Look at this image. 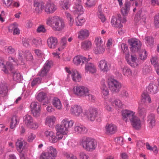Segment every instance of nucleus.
Listing matches in <instances>:
<instances>
[{
    "mask_svg": "<svg viewBox=\"0 0 159 159\" xmlns=\"http://www.w3.org/2000/svg\"><path fill=\"white\" fill-rule=\"evenodd\" d=\"M73 120H69L66 118L63 119L61 125L57 124L56 125V134H54L49 141L52 143H54L61 139L63 135L66 134L68 133L69 129L73 126Z\"/></svg>",
    "mask_w": 159,
    "mask_h": 159,
    "instance_id": "obj_1",
    "label": "nucleus"
},
{
    "mask_svg": "<svg viewBox=\"0 0 159 159\" xmlns=\"http://www.w3.org/2000/svg\"><path fill=\"white\" fill-rule=\"evenodd\" d=\"M46 23L51 26L54 31H61L65 27L63 20L57 16L49 17L47 20Z\"/></svg>",
    "mask_w": 159,
    "mask_h": 159,
    "instance_id": "obj_2",
    "label": "nucleus"
},
{
    "mask_svg": "<svg viewBox=\"0 0 159 159\" xmlns=\"http://www.w3.org/2000/svg\"><path fill=\"white\" fill-rule=\"evenodd\" d=\"M121 48L123 53L125 55V59L128 63L131 66L134 68L138 66V64L136 62L137 60V56L135 55H131V60L129 59V52L127 44L122 43L121 45Z\"/></svg>",
    "mask_w": 159,
    "mask_h": 159,
    "instance_id": "obj_3",
    "label": "nucleus"
},
{
    "mask_svg": "<svg viewBox=\"0 0 159 159\" xmlns=\"http://www.w3.org/2000/svg\"><path fill=\"white\" fill-rule=\"evenodd\" d=\"M81 144L85 149L88 151H92L94 150L97 146L96 142L95 140L89 137H82Z\"/></svg>",
    "mask_w": 159,
    "mask_h": 159,
    "instance_id": "obj_4",
    "label": "nucleus"
},
{
    "mask_svg": "<svg viewBox=\"0 0 159 159\" xmlns=\"http://www.w3.org/2000/svg\"><path fill=\"white\" fill-rule=\"evenodd\" d=\"M107 82L108 88L112 93H115L120 91L121 87V84L117 80L109 77Z\"/></svg>",
    "mask_w": 159,
    "mask_h": 159,
    "instance_id": "obj_5",
    "label": "nucleus"
},
{
    "mask_svg": "<svg viewBox=\"0 0 159 159\" xmlns=\"http://www.w3.org/2000/svg\"><path fill=\"white\" fill-rule=\"evenodd\" d=\"M126 21L125 17H122L120 14H117L116 15L112 16L111 23L113 27L120 28L123 26L121 23H124Z\"/></svg>",
    "mask_w": 159,
    "mask_h": 159,
    "instance_id": "obj_6",
    "label": "nucleus"
},
{
    "mask_svg": "<svg viewBox=\"0 0 159 159\" xmlns=\"http://www.w3.org/2000/svg\"><path fill=\"white\" fill-rule=\"evenodd\" d=\"M57 154L56 148L52 146H50L47 148V152L42 153L39 159H55Z\"/></svg>",
    "mask_w": 159,
    "mask_h": 159,
    "instance_id": "obj_7",
    "label": "nucleus"
},
{
    "mask_svg": "<svg viewBox=\"0 0 159 159\" xmlns=\"http://www.w3.org/2000/svg\"><path fill=\"white\" fill-rule=\"evenodd\" d=\"M73 89L74 93L80 97L86 96L89 91L88 88L82 85L75 86Z\"/></svg>",
    "mask_w": 159,
    "mask_h": 159,
    "instance_id": "obj_8",
    "label": "nucleus"
},
{
    "mask_svg": "<svg viewBox=\"0 0 159 159\" xmlns=\"http://www.w3.org/2000/svg\"><path fill=\"white\" fill-rule=\"evenodd\" d=\"M85 114L89 120L93 121L98 116V111L96 108L91 107Z\"/></svg>",
    "mask_w": 159,
    "mask_h": 159,
    "instance_id": "obj_9",
    "label": "nucleus"
},
{
    "mask_svg": "<svg viewBox=\"0 0 159 159\" xmlns=\"http://www.w3.org/2000/svg\"><path fill=\"white\" fill-rule=\"evenodd\" d=\"M128 42L131 46L130 49L132 52L138 51L140 48L141 44L140 41L136 39H132L128 40Z\"/></svg>",
    "mask_w": 159,
    "mask_h": 159,
    "instance_id": "obj_10",
    "label": "nucleus"
},
{
    "mask_svg": "<svg viewBox=\"0 0 159 159\" xmlns=\"http://www.w3.org/2000/svg\"><path fill=\"white\" fill-rule=\"evenodd\" d=\"M53 62L51 60L47 61L44 64L43 67L39 72L40 76L43 77L47 75L49 70L51 67L52 66Z\"/></svg>",
    "mask_w": 159,
    "mask_h": 159,
    "instance_id": "obj_11",
    "label": "nucleus"
},
{
    "mask_svg": "<svg viewBox=\"0 0 159 159\" xmlns=\"http://www.w3.org/2000/svg\"><path fill=\"white\" fill-rule=\"evenodd\" d=\"M31 111L33 116L36 117L40 115V107L38 102H33L30 105Z\"/></svg>",
    "mask_w": 159,
    "mask_h": 159,
    "instance_id": "obj_12",
    "label": "nucleus"
},
{
    "mask_svg": "<svg viewBox=\"0 0 159 159\" xmlns=\"http://www.w3.org/2000/svg\"><path fill=\"white\" fill-rule=\"evenodd\" d=\"M73 12L74 14L81 15L84 12L81 0H75L74 1Z\"/></svg>",
    "mask_w": 159,
    "mask_h": 159,
    "instance_id": "obj_13",
    "label": "nucleus"
},
{
    "mask_svg": "<svg viewBox=\"0 0 159 159\" xmlns=\"http://www.w3.org/2000/svg\"><path fill=\"white\" fill-rule=\"evenodd\" d=\"M66 71L69 74H71V77L73 80L75 82H80L81 80V76L76 70H73L71 72L67 67H66Z\"/></svg>",
    "mask_w": 159,
    "mask_h": 159,
    "instance_id": "obj_14",
    "label": "nucleus"
},
{
    "mask_svg": "<svg viewBox=\"0 0 159 159\" xmlns=\"http://www.w3.org/2000/svg\"><path fill=\"white\" fill-rule=\"evenodd\" d=\"M70 110L73 115L76 116H79L83 112V110L81 107L77 104L72 105Z\"/></svg>",
    "mask_w": 159,
    "mask_h": 159,
    "instance_id": "obj_15",
    "label": "nucleus"
},
{
    "mask_svg": "<svg viewBox=\"0 0 159 159\" xmlns=\"http://www.w3.org/2000/svg\"><path fill=\"white\" fill-rule=\"evenodd\" d=\"M133 127L136 129H139L141 127V121L140 119L134 116L130 120Z\"/></svg>",
    "mask_w": 159,
    "mask_h": 159,
    "instance_id": "obj_16",
    "label": "nucleus"
},
{
    "mask_svg": "<svg viewBox=\"0 0 159 159\" xmlns=\"http://www.w3.org/2000/svg\"><path fill=\"white\" fill-rule=\"evenodd\" d=\"M85 63V66L84 70L85 72L93 74L96 72V68L93 64L91 62H88L87 61Z\"/></svg>",
    "mask_w": 159,
    "mask_h": 159,
    "instance_id": "obj_17",
    "label": "nucleus"
},
{
    "mask_svg": "<svg viewBox=\"0 0 159 159\" xmlns=\"http://www.w3.org/2000/svg\"><path fill=\"white\" fill-rule=\"evenodd\" d=\"M123 119L127 122L128 119L130 120L135 116V112L129 110H125L122 111Z\"/></svg>",
    "mask_w": 159,
    "mask_h": 159,
    "instance_id": "obj_18",
    "label": "nucleus"
},
{
    "mask_svg": "<svg viewBox=\"0 0 159 159\" xmlns=\"http://www.w3.org/2000/svg\"><path fill=\"white\" fill-rule=\"evenodd\" d=\"M98 65L101 71L103 72H107L109 70L107 63L105 60H102L100 61L98 63Z\"/></svg>",
    "mask_w": 159,
    "mask_h": 159,
    "instance_id": "obj_19",
    "label": "nucleus"
},
{
    "mask_svg": "<svg viewBox=\"0 0 159 159\" xmlns=\"http://www.w3.org/2000/svg\"><path fill=\"white\" fill-rule=\"evenodd\" d=\"M105 129L107 134H112L116 131L117 127L115 125L112 124H107L106 126Z\"/></svg>",
    "mask_w": 159,
    "mask_h": 159,
    "instance_id": "obj_20",
    "label": "nucleus"
},
{
    "mask_svg": "<svg viewBox=\"0 0 159 159\" xmlns=\"http://www.w3.org/2000/svg\"><path fill=\"white\" fill-rule=\"evenodd\" d=\"M27 143L23 139H18L16 143V149L19 153L22 152L23 149Z\"/></svg>",
    "mask_w": 159,
    "mask_h": 159,
    "instance_id": "obj_21",
    "label": "nucleus"
},
{
    "mask_svg": "<svg viewBox=\"0 0 159 159\" xmlns=\"http://www.w3.org/2000/svg\"><path fill=\"white\" fill-rule=\"evenodd\" d=\"M56 6L52 2H48L46 5L45 11L47 13H52L56 10Z\"/></svg>",
    "mask_w": 159,
    "mask_h": 159,
    "instance_id": "obj_22",
    "label": "nucleus"
},
{
    "mask_svg": "<svg viewBox=\"0 0 159 159\" xmlns=\"http://www.w3.org/2000/svg\"><path fill=\"white\" fill-rule=\"evenodd\" d=\"M34 6L35 7V12L36 13H40L44 8L43 3L42 2L35 1L34 2Z\"/></svg>",
    "mask_w": 159,
    "mask_h": 159,
    "instance_id": "obj_23",
    "label": "nucleus"
},
{
    "mask_svg": "<svg viewBox=\"0 0 159 159\" xmlns=\"http://www.w3.org/2000/svg\"><path fill=\"white\" fill-rule=\"evenodd\" d=\"M47 41L48 47L51 48H55L58 42L57 38L53 37H49Z\"/></svg>",
    "mask_w": 159,
    "mask_h": 159,
    "instance_id": "obj_24",
    "label": "nucleus"
},
{
    "mask_svg": "<svg viewBox=\"0 0 159 159\" xmlns=\"http://www.w3.org/2000/svg\"><path fill=\"white\" fill-rule=\"evenodd\" d=\"M7 92V84L5 82H0V94L2 96H6Z\"/></svg>",
    "mask_w": 159,
    "mask_h": 159,
    "instance_id": "obj_25",
    "label": "nucleus"
},
{
    "mask_svg": "<svg viewBox=\"0 0 159 159\" xmlns=\"http://www.w3.org/2000/svg\"><path fill=\"white\" fill-rule=\"evenodd\" d=\"M19 118L16 115L13 116L11 119L10 122V127L11 129H13L15 128L19 123Z\"/></svg>",
    "mask_w": 159,
    "mask_h": 159,
    "instance_id": "obj_26",
    "label": "nucleus"
},
{
    "mask_svg": "<svg viewBox=\"0 0 159 159\" xmlns=\"http://www.w3.org/2000/svg\"><path fill=\"white\" fill-rule=\"evenodd\" d=\"M130 3L129 2H126L124 6L121 9V12L123 16L122 17H125L129 13L130 10Z\"/></svg>",
    "mask_w": 159,
    "mask_h": 159,
    "instance_id": "obj_27",
    "label": "nucleus"
},
{
    "mask_svg": "<svg viewBox=\"0 0 159 159\" xmlns=\"http://www.w3.org/2000/svg\"><path fill=\"white\" fill-rule=\"evenodd\" d=\"M148 93L151 94H155L158 92L157 86L153 83H150L147 88Z\"/></svg>",
    "mask_w": 159,
    "mask_h": 159,
    "instance_id": "obj_28",
    "label": "nucleus"
},
{
    "mask_svg": "<svg viewBox=\"0 0 159 159\" xmlns=\"http://www.w3.org/2000/svg\"><path fill=\"white\" fill-rule=\"evenodd\" d=\"M56 120V118L54 116H48L45 120V124L49 127H52Z\"/></svg>",
    "mask_w": 159,
    "mask_h": 159,
    "instance_id": "obj_29",
    "label": "nucleus"
},
{
    "mask_svg": "<svg viewBox=\"0 0 159 159\" xmlns=\"http://www.w3.org/2000/svg\"><path fill=\"white\" fill-rule=\"evenodd\" d=\"M86 58L81 56H77L74 57L73 61L74 64L78 65L81 62L82 64L86 63Z\"/></svg>",
    "mask_w": 159,
    "mask_h": 159,
    "instance_id": "obj_30",
    "label": "nucleus"
},
{
    "mask_svg": "<svg viewBox=\"0 0 159 159\" xmlns=\"http://www.w3.org/2000/svg\"><path fill=\"white\" fill-rule=\"evenodd\" d=\"M89 36V31L87 30H82L79 33L78 38L81 39H84L88 37Z\"/></svg>",
    "mask_w": 159,
    "mask_h": 159,
    "instance_id": "obj_31",
    "label": "nucleus"
},
{
    "mask_svg": "<svg viewBox=\"0 0 159 159\" xmlns=\"http://www.w3.org/2000/svg\"><path fill=\"white\" fill-rule=\"evenodd\" d=\"M25 52L24 50L18 51V63L21 65H24L25 64V62L23 60V56L24 57L25 55Z\"/></svg>",
    "mask_w": 159,
    "mask_h": 159,
    "instance_id": "obj_32",
    "label": "nucleus"
},
{
    "mask_svg": "<svg viewBox=\"0 0 159 159\" xmlns=\"http://www.w3.org/2000/svg\"><path fill=\"white\" fill-rule=\"evenodd\" d=\"M52 105L58 109L62 108V104L60 100L57 98L55 97L52 100Z\"/></svg>",
    "mask_w": 159,
    "mask_h": 159,
    "instance_id": "obj_33",
    "label": "nucleus"
},
{
    "mask_svg": "<svg viewBox=\"0 0 159 159\" xmlns=\"http://www.w3.org/2000/svg\"><path fill=\"white\" fill-rule=\"evenodd\" d=\"M75 130L78 134H83L87 132V129L84 126L80 125L75 127Z\"/></svg>",
    "mask_w": 159,
    "mask_h": 159,
    "instance_id": "obj_34",
    "label": "nucleus"
},
{
    "mask_svg": "<svg viewBox=\"0 0 159 159\" xmlns=\"http://www.w3.org/2000/svg\"><path fill=\"white\" fill-rule=\"evenodd\" d=\"M24 122L28 127L30 126L33 122V118L32 116L29 115H26L24 117Z\"/></svg>",
    "mask_w": 159,
    "mask_h": 159,
    "instance_id": "obj_35",
    "label": "nucleus"
},
{
    "mask_svg": "<svg viewBox=\"0 0 159 159\" xmlns=\"http://www.w3.org/2000/svg\"><path fill=\"white\" fill-rule=\"evenodd\" d=\"M148 121L151 126H153L155 125V116L153 114H151L148 116Z\"/></svg>",
    "mask_w": 159,
    "mask_h": 159,
    "instance_id": "obj_36",
    "label": "nucleus"
},
{
    "mask_svg": "<svg viewBox=\"0 0 159 159\" xmlns=\"http://www.w3.org/2000/svg\"><path fill=\"white\" fill-rule=\"evenodd\" d=\"M13 80L17 82H20L22 79V77L20 74L16 72H13Z\"/></svg>",
    "mask_w": 159,
    "mask_h": 159,
    "instance_id": "obj_37",
    "label": "nucleus"
},
{
    "mask_svg": "<svg viewBox=\"0 0 159 159\" xmlns=\"http://www.w3.org/2000/svg\"><path fill=\"white\" fill-rule=\"evenodd\" d=\"M138 113L140 116L144 119L146 115V110L143 107L139 106L138 108Z\"/></svg>",
    "mask_w": 159,
    "mask_h": 159,
    "instance_id": "obj_38",
    "label": "nucleus"
},
{
    "mask_svg": "<svg viewBox=\"0 0 159 159\" xmlns=\"http://www.w3.org/2000/svg\"><path fill=\"white\" fill-rule=\"evenodd\" d=\"M92 44L89 41L85 40L82 42L81 44L82 48L84 50L89 49L91 47Z\"/></svg>",
    "mask_w": 159,
    "mask_h": 159,
    "instance_id": "obj_39",
    "label": "nucleus"
},
{
    "mask_svg": "<svg viewBox=\"0 0 159 159\" xmlns=\"http://www.w3.org/2000/svg\"><path fill=\"white\" fill-rule=\"evenodd\" d=\"M5 52L8 54H13L15 52V50L11 46H7L5 48Z\"/></svg>",
    "mask_w": 159,
    "mask_h": 159,
    "instance_id": "obj_40",
    "label": "nucleus"
},
{
    "mask_svg": "<svg viewBox=\"0 0 159 159\" xmlns=\"http://www.w3.org/2000/svg\"><path fill=\"white\" fill-rule=\"evenodd\" d=\"M121 70L123 74L125 76H128L131 75L132 72L127 67L125 66L121 68Z\"/></svg>",
    "mask_w": 159,
    "mask_h": 159,
    "instance_id": "obj_41",
    "label": "nucleus"
},
{
    "mask_svg": "<svg viewBox=\"0 0 159 159\" xmlns=\"http://www.w3.org/2000/svg\"><path fill=\"white\" fill-rule=\"evenodd\" d=\"M111 104L113 106L118 108H121L123 105L122 102L119 99H116L114 101H112Z\"/></svg>",
    "mask_w": 159,
    "mask_h": 159,
    "instance_id": "obj_42",
    "label": "nucleus"
},
{
    "mask_svg": "<svg viewBox=\"0 0 159 159\" xmlns=\"http://www.w3.org/2000/svg\"><path fill=\"white\" fill-rule=\"evenodd\" d=\"M141 96L142 98V100H144V101L148 103L151 102V98L147 93H143Z\"/></svg>",
    "mask_w": 159,
    "mask_h": 159,
    "instance_id": "obj_43",
    "label": "nucleus"
},
{
    "mask_svg": "<svg viewBox=\"0 0 159 159\" xmlns=\"http://www.w3.org/2000/svg\"><path fill=\"white\" fill-rule=\"evenodd\" d=\"M24 57L27 61H31L33 58L32 54L28 50L25 51Z\"/></svg>",
    "mask_w": 159,
    "mask_h": 159,
    "instance_id": "obj_44",
    "label": "nucleus"
},
{
    "mask_svg": "<svg viewBox=\"0 0 159 159\" xmlns=\"http://www.w3.org/2000/svg\"><path fill=\"white\" fill-rule=\"evenodd\" d=\"M105 50V47L103 45L100 46H97L95 50V53L96 54L103 53Z\"/></svg>",
    "mask_w": 159,
    "mask_h": 159,
    "instance_id": "obj_45",
    "label": "nucleus"
},
{
    "mask_svg": "<svg viewBox=\"0 0 159 159\" xmlns=\"http://www.w3.org/2000/svg\"><path fill=\"white\" fill-rule=\"evenodd\" d=\"M68 0H63L61 2L60 4L62 7L64 9H67L70 6Z\"/></svg>",
    "mask_w": 159,
    "mask_h": 159,
    "instance_id": "obj_46",
    "label": "nucleus"
},
{
    "mask_svg": "<svg viewBox=\"0 0 159 159\" xmlns=\"http://www.w3.org/2000/svg\"><path fill=\"white\" fill-rule=\"evenodd\" d=\"M97 0H87L85 3V5L87 7H91L94 6Z\"/></svg>",
    "mask_w": 159,
    "mask_h": 159,
    "instance_id": "obj_47",
    "label": "nucleus"
},
{
    "mask_svg": "<svg viewBox=\"0 0 159 159\" xmlns=\"http://www.w3.org/2000/svg\"><path fill=\"white\" fill-rule=\"evenodd\" d=\"M46 97V95L45 93L41 92L38 94L37 97V98L39 101L41 102L45 99Z\"/></svg>",
    "mask_w": 159,
    "mask_h": 159,
    "instance_id": "obj_48",
    "label": "nucleus"
},
{
    "mask_svg": "<svg viewBox=\"0 0 159 159\" xmlns=\"http://www.w3.org/2000/svg\"><path fill=\"white\" fill-rule=\"evenodd\" d=\"M77 20H76V24L77 26H81L84 22V19L83 17H81L78 14Z\"/></svg>",
    "mask_w": 159,
    "mask_h": 159,
    "instance_id": "obj_49",
    "label": "nucleus"
},
{
    "mask_svg": "<svg viewBox=\"0 0 159 159\" xmlns=\"http://www.w3.org/2000/svg\"><path fill=\"white\" fill-rule=\"evenodd\" d=\"M64 155L67 159H77L75 156L70 152H65Z\"/></svg>",
    "mask_w": 159,
    "mask_h": 159,
    "instance_id": "obj_50",
    "label": "nucleus"
},
{
    "mask_svg": "<svg viewBox=\"0 0 159 159\" xmlns=\"http://www.w3.org/2000/svg\"><path fill=\"white\" fill-rule=\"evenodd\" d=\"M146 43L148 45H151L154 43V39L152 37H147L145 38Z\"/></svg>",
    "mask_w": 159,
    "mask_h": 159,
    "instance_id": "obj_51",
    "label": "nucleus"
},
{
    "mask_svg": "<svg viewBox=\"0 0 159 159\" xmlns=\"http://www.w3.org/2000/svg\"><path fill=\"white\" fill-rule=\"evenodd\" d=\"M65 16L66 17L68 20L69 21V25L70 26H72L74 22V20L72 17L71 15L69 13L66 12Z\"/></svg>",
    "mask_w": 159,
    "mask_h": 159,
    "instance_id": "obj_52",
    "label": "nucleus"
},
{
    "mask_svg": "<svg viewBox=\"0 0 159 159\" xmlns=\"http://www.w3.org/2000/svg\"><path fill=\"white\" fill-rule=\"evenodd\" d=\"M101 89L103 94L105 96H107L109 94V91L105 84L102 85Z\"/></svg>",
    "mask_w": 159,
    "mask_h": 159,
    "instance_id": "obj_53",
    "label": "nucleus"
},
{
    "mask_svg": "<svg viewBox=\"0 0 159 159\" xmlns=\"http://www.w3.org/2000/svg\"><path fill=\"white\" fill-rule=\"evenodd\" d=\"M146 51L143 50L139 53V58L142 60H144L147 58V54Z\"/></svg>",
    "mask_w": 159,
    "mask_h": 159,
    "instance_id": "obj_54",
    "label": "nucleus"
},
{
    "mask_svg": "<svg viewBox=\"0 0 159 159\" xmlns=\"http://www.w3.org/2000/svg\"><path fill=\"white\" fill-rule=\"evenodd\" d=\"M67 44V39L66 37H63L61 39L60 41V45L61 48H64L66 46Z\"/></svg>",
    "mask_w": 159,
    "mask_h": 159,
    "instance_id": "obj_55",
    "label": "nucleus"
},
{
    "mask_svg": "<svg viewBox=\"0 0 159 159\" xmlns=\"http://www.w3.org/2000/svg\"><path fill=\"white\" fill-rule=\"evenodd\" d=\"M41 79L39 77H37L34 79L32 82L31 85L32 86H34L35 85L41 83Z\"/></svg>",
    "mask_w": 159,
    "mask_h": 159,
    "instance_id": "obj_56",
    "label": "nucleus"
},
{
    "mask_svg": "<svg viewBox=\"0 0 159 159\" xmlns=\"http://www.w3.org/2000/svg\"><path fill=\"white\" fill-rule=\"evenodd\" d=\"M44 134L47 138L49 140L54 133L52 131L47 130L45 131Z\"/></svg>",
    "mask_w": 159,
    "mask_h": 159,
    "instance_id": "obj_57",
    "label": "nucleus"
},
{
    "mask_svg": "<svg viewBox=\"0 0 159 159\" xmlns=\"http://www.w3.org/2000/svg\"><path fill=\"white\" fill-rule=\"evenodd\" d=\"M95 42L97 46H100L103 45V41L100 37H98L96 38L95 39Z\"/></svg>",
    "mask_w": 159,
    "mask_h": 159,
    "instance_id": "obj_58",
    "label": "nucleus"
},
{
    "mask_svg": "<svg viewBox=\"0 0 159 159\" xmlns=\"http://www.w3.org/2000/svg\"><path fill=\"white\" fill-rule=\"evenodd\" d=\"M151 63L154 66L158 65L159 64L158 62V59L157 57H152L151 59Z\"/></svg>",
    "mask_w": 159,
    "mask_h": 159,
    "instance_id": "obj_59",
    "label": "nucleus"
},
{
    "mask_svg": "<svg viewBox=\"0 0 159 159\" xmlns=\"http://www.w3.org/2000/svg\"><path fill=\"white\" fill-rule=\"evenodd\" d=\"M30 39L29 38H25L23 39V43L24 46L26 47H28L30 45L29 43L31 41Z\"/></svg>",
    "mask_w": 159,
    "mask_h": 159,
    "instance_id": "obj_60",
    "label": "nucleus"
},
{
    "mask_svg": "<svg viewBox=\"0 0 159 159\" xmlns=\"http://www.w3.org/2000/svg\"><path fill=\"white\" fill-rule=\"evenodd\" d=\"M141 12L142 11L141 10H139L135 16L134 20L135 22L136 23H138L140 20V14Z\"/></svg>",
    "mask_w": 159,
    "mask_h": 159,
    "instance_id": "obj_61",
    "label": "nucleus"
},
{
    "mask_svg": "<svg viewBox=\"0 0 159 159\" xmlns=\"http://www.w3.org/2000/svg\"><path fill=\"white\" fill-rule=\"evenodd\" d=\"M154 24L156 27H159V14L154 18Z\"/></svg>",
    "mask_w": 159,
    "mask_h": 159,
    "instance_id": "obj_62",
    "label": "nucleus"
},
{
    "mask_svg": "<svg viewBox=\"0 0 159 159\" xmlns=\"http://www.w3.org/2000/svg\"><path fill=\"white\" fill-rule=\"evenodd\" d=\"M32 44L36 47L38 46L40 43V41H39V39H33L32 40Z\"/></svg>",
    "mask_w": 159,
    "mask_h": 159,
    "instance_id": "obj_63",
    "label": "nucleus"
},
{
    "mask_svg": "<svg viewBox=\"0 0 159 159\" xmlns=\"http://www.w3.org/2000/svg\"><path fill=\"white\" fill-rule=\"evenodd\" d=\"M46 31V29L43 25H40L37 29V31L38 33H44Z\"/></svg>",
    "mask_w": 159,
    "mask_h": 159,
    "instance_id": "obj_64",
    "label": "nucleus"
}]
</instances>
